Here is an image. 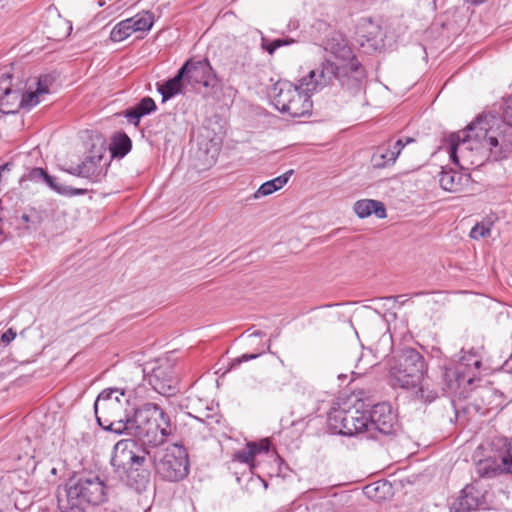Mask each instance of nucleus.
Listing matches in <instances>:
<instances>
[{
	"instance_id": "nucleus-22",
	"label": "nucleus",
	"mask_w": 512,
	"mask_h": 512,
	"mask_svg": "<svg viewBox=\"0 0 512 512\" xmlns=\"http://www.w3.org/2000/svg\"><path fill=\"white\" fill-rule=\"evenodd\" d=\"M157 109L155 101L151 97H144L139 103L125 112V117L135 126L139 125L140 119Z\"/></svg>"
},
{
	"instance_id": "nucleus-46",
	"label": "nucleus",
	"mask_w": 512,
	"mask_h": 512,
	"mask_svg": "<svg viewBox=\"0 0 512 512\" xmlns=\"http://www.w3.org/2000/svg\"><path fill=\"white\" fill-rule=\"evenodd\" d=\"M486 1L487 0H471V3L477 5V4H482V3L486 2Z\"/></svg>"
},
{
	"instance_id": "nucleus-49",
	"label": "nucleus",
	"mask_w": 512,
	"mask_h": 512,
	"mask_svg": "<svg viewBox=\"0 0 512 512\" xmlns=\"http://www.w3.org/2000/svg\"><path fill=\"white\" fill-rule=\"evenodd\" d=\"M452 386H453V385H452V383H451V382H449V383L447 384V387H448V388H452Z\"/></svg>"
},
{
	"instance_id": "nucleus-42",
	"label": "nucleus",
	"mask_w": 512,
	"mask_h": 512,
	"mask_svg": "<svg viewBox=\"0 0 512 512\" xmlns=\"http://www.w3.org/2000/svg\"><path fill=\"white\" fill-rule=\"evenodd\" d=\"M404 295H398V296H394L393 299L398 301L399 299H401V304H404ZM389 299H392V297H389Z\"/></svg>"
},
{
	"instance_id": "nucleus-1",
	"label": "nucleus",
	"mask_w": 512,
	"mask_h": 512,
	"mask_svg": "<svg viewBox=\"0 0 512 512\" xmlns=\"http://www.w3.org/2000/svg\"><path fill=\"white\" fill-rule=\"evenodd\" d=\"M331 57L311 70L299 80L298 85L288 81L276 82L270 92L277 110L292 117H301L312 109L311 93L318 91L337 80L342 87L357 91L365 78V69L354 55L345 40L331 41L326 48Z\"/></svg>"
},
{
	"instance_id": "nucleus-25",
	"label": "nucleus",
	"mask_w": 512,
	"mask_h": 512,
	"mask_svg": "<svg viewBox=\"0 0 512 512\" xmlns=\"http://www.w3.org/2000/svg\"><path fill=\"white\" fill-rule=\"evenodd\" d=\"M292 174L293 170H289L286 173L263 183L258 188V190L253 194V198L259 199L260 197L268 196L274 193L275 191L281 189L288 182Z\"/></svg>"
},
{
	"instance_id": "nucleus-39",
	"label": "nucleus",
	"mask_w": 512,
	"mask_h": 512,
	"mask_svg": "<svg viewBox=\"0 0 512 512\" xmlns=\"http://www.w3.org/2000/svg\"><path fill=\"white\" fill-rule=\"evenodd\" d=\"M263 48L269 53L273 54L275 52L274 44L271 42H263L262 44Z\"/></svg>"
},
{
	"instance_id": "nucleus-34",
	"label": "nucleus",
	"mask_w": 512,
	"mask_h": 512,
	"mask_svg": "<svg viewBox=\"0 0 512 512\" xmlns=\"http://www.w3.org/2000/svg\"><path fill=\"white\" fill-rule=\"evenodd\" d=\"M46 173L42 168H33L29 171L27 177L31 181L44 180Z\"/></svg>"
},
{
	"instance_id": "nucleus-23",
	"label": "nucleus",
	"mask_w": 512,
	"mask_h": 512,
	"mask_svg": "<svg viewBox=\"0 0 512 512\" xmlns=\"http://www.w3.org/2000/svg\"><path fill=\"white\" fill-rule=\"evenodd\" d=\"M187 67L188 66H182L173 78L167 80L164 84L158 87V91L162 95L163 102L179 93H182L183 85L185 83L184 72L186 71Z\"/></svg>"
},
{
	"instance_id": "nucleus-20",
	"label": "nucleus",
	"mask_w": 512,
	"mask_h": 512,
	"mask_svg": "<svg viewBox=\"0 0 512 512\" xmlns=\"http://www.w3.org/2000/svg\"><path fill=\"white\" fill-rule=\"evenodd\" d=\"M354 212L359 218H366L374 214L377 218L383 219L387 215L385 205L373 199L358 200L354 204Z\"/></svg>"
},
{
	"instance_id": "nucleus-33",
	"label": "nucleus",
	"mask_w": 512,
	"mask_h": 512,
	"mask_svg": "<svg viewBox=\"0 0 512 512\" xmlns=\"http://www.w3.org/2000/svg\"><path fill=\"white\" fill-rule=\"evenodd\" d=\"M265 352L264 349L256 352V353H251V354H243L242 356L240 357H237L235 359L232 360L231 362V368H236L238 367L241 363L243 362H246V361H249V360H253V359H256L258 358L259 356H261L263 353Z\"/></svg>"
},
{
	"instance_id": "nucleus-38",
	"label": "nucleus",
	"mask_w": 512,
	"mask_h": 512,
	"mask_svg": "<svg viewBox=\"0 0 512 512\" xmlns=\"http://www.w3.org/2000/svg\"><path fill=\"white\" fill-rule=\"evenodd\" d=\"M272 43L274 44V48L275 50L278 49L279 47H282L284 45H287L290 43V41L288 40H285V39H276V40H273Z\"/></svg>"
},
{
	"instance_id": "nucleus-47",
	"label": "nucleus",
	"mask_w": 512,
	"mask_h": 512,
	"mask_svg": "<svg viewBox=\"0 0 512 512\" xmlns=\"http://www.w3.org/2000/svg\"><path fill=\"white\" fill-rule=\"evenodd\" d=\"M414 141H415V139H414V138H412V137H407V138L405 139L404 143H406V145H407V144L412 143V142H414Z\"/></svg>"
},
{
	"instance_id": "nucleus-27",
	"label": "nucleus",
	"mask_w": 512,
	"mask_h": 512,
	"mask_svg": "<svg viewBox=\"0 0 512 512\" xmlns=\"http://www.w3.org/2000/svg\"><path fill=\"white\" fill-rule=\"evenodd\" d=\"M51 189L56 191L57 193L65 196H78V195H85L87 193V189H81V188H73L70 186L61 185L56 181V178L50 176L46 173L44 180H43Z\"/></svg>"
},
{
	"instance_id": "nucleus-53",
	"label": "nucleus",
	"mask_w": 512,
	"mask_h": 512,
	"mask_svg": "<svg viewBox=\"0 0 512 512\" xmlns=\"http://www.w3.org/2000/svg\"><path fill=\"white\" fill-rule=\"evenodd\" d=\"M0 512H2V511L0 510Z\"/></svg>"
},
{
	"instance_id": "nucleus-37",
	"label": "nucleus",
	"mask_w": 512,
	"mask_h": 512,
	"mask_svg": "<svg viewBox=\"0 0 512 512\" xmlns=\"http://www.w3.org/2000/svg\"><path fill=\"white\" fill-rule=\"evenodd\" d=\"M406 143H404V140L402 139H399L397 140L393 147H392V150H398L399 151V154L401 153L402 149L405 147Z\"/></svg>"
},
{
	"instance_id": "nucleus-28",
	"label": "nucleus",
	"mask_w": 512,
	"mask_h": 512,
	"mask_svg": "<svg viewBox=\"0 0 512 512\" xmlns=\"http://www.w3.org/2000/svg\"><path fill=\"white\" fill-rule=\"evenodd\" d=\"M363 28L365 29V34H362L361 36L366 39V42L370 47L374 49L378 48V46L383 42L381 27L369 20Z\"/></svg>"
},
{
	"instance_id": "nucleus-2",
	"label": "nucleus",
	"mask_w": 512,
	"mask_h": 512,
	"mask_svg": "<svg viewBox=\"0 0 512 512\" xmlns=\"http://www.w3.org/2000/svg\"><path fill=\"white\" fill-rule=\"evenodd\" d=\"M512 152V94L504 98L502 119L479 116L466 129L450 136L449 154L455 164L479 166L488 155L494 160L507 158Z\"/></svg>"
},
{
	"instance_id": "nucleus-4",
	"label": "nucleus",
	"mask_w": 512,
	"mask_h": 512,
	"mask_svg": "<svg viewBox=\"0 0 512 512\" xmlns=\"http://www.w3.org/2000/svg\"><path fill=\"white\" fill-rule=\"evenodd\" d=\"M108 491V486L98 475L72 477L63 487H58V506L62 512H85L84 504L98 506L106 502Z\"/></svg>"
},
{
	"instance_id": "nucleus-11",
	"label": "nucleus",
	"mask_w": 512,
	"mask_h": 512,
	"mask_svg": "<svg viewBox=\"0 0 512 512\" xmlns=\"http://www.w3.org/2000/svg\"><path fill=\"white\" fill-rule=\"evenodd\" d=\"M139 447L133 439H122L113 448L111 465L119 475L133 466L144 465L146 456L138 453Z\"/></svg>"
},
{
	"instance_id": "nucleus-6",
	"label": "nucleus",
	"mask_w": 512,
	"mask_h": 512,
	"mask_svg": "<svg viewBox=\"0 0 512 512\" xmlns=\"http://www.w3.org/2000/svg\"><path fill=\"white\" fill-rule=\"evenodd\" d=\"M145 454L152 461L156 473L166 481H181L189 473L188 454L182 445L171 444L165 448L159 446L147 449Z\"/></svg>"
},
{
	"instance_id": "nucleus-18",
	"label": "nucleus",
	"mask_w": 512,
	"mask_h": 512,
	"mask_svg": "<svg viewBox=\"0 0 512 512\" xmlns=\"http://www.w3.org/2000/svg\"><path fill=\"white\" fill-rule=\"evenodd\" d=\"M269 445L270 443L267 439H263L260 442H248L243 449L234 453L233 461L248 464L250 469H252L255 456L262 452H268Z\"/></svg>"
},
{
	"instance_id": "nucleus-52",
	"label": "nucleus",
	"mask_w": 512,
	"mask_h": 512,
	"mask_svg": "<svg viewBox=\"0 0 512 512\" xmlns=\"http://www.w3.org/2000/svg\"><path fill=\"white\" fill-rule=\"evenodd\" d=\"M2 380V375L0 374V381Z\"/></svg>"
},
{
	"instance_id": "nucleus-31",
	"label": "nucleus",
	"mask_w": 512,
	"mask_h": 512,
	"mask_svg": "<svg viewBox=\"0 0 512 512\" xmlns=\"http://www.w3.org/2000/svg\"><path fill=\"white\" fill-rule=\"evenodd\" d=\"M134 33L131 22L125 19L114 26L110 33V39L113 42H120Z\"/></svg>"
},
{
	"instance_id": "nucleus-40",
	"label": "nucleus",
	"mask_w": 512,
	"mask_h": 512,
	"mask_svg": "<svg viewBox=\"0 0 512 512\" xmlns=\"http://www.w3.org/2000/svg\"><path fill=\"white\" fill-rule=\"evenodd\" d=\"M264 335V333L260 330H257L255 332H253L252 334H250V336H255V337H262Z\"/></svg>"
},
{
	"instance_id": "nucleus-43",
	"label": "nucleus",
	"mask_w": 512,
	"mask_h": 512,
	"mask_svg": "<svg viewBox=\"0 0 512 512\" xmlns=\"http://www.w3.org/2000/svg\"><path fill=\"white\" fill-rule=\"evenodd\" d=\"M404 295H398V296H394L393 299L398 301L399 299H401V304H404ZM389 299H392V297H389Z\"/></svg>"
},
{
	"instance_id": "nucleus-50",
	"label": "nucleus",
	"mask_w": 512,
	"mask_h": 512,
	"mask_svg": "<svg viewBox=\"0 0 512 512\" xmlns=\"http://www.w3.org/2000/svg\"><path fill=\"white\" fill-rule=\"evenodd\" d=\"M345 377H346L345 375H342V374H341V375H339V378H340V379H341V378H345Z\"/></svg>"
},
{
	"instance_id": "nucleus-15",
	"label": "nucleus",
	"mask_w": 512,
	"mask_h": 512,
	"mask_svg": "<svg viewBox=\"0 0 512 512\" xmlns=\"http://www.w3.org/2000/svg\"><path fill=\"white\" fill-rule=\"evenodd\" d=\"M476 472L481 478H494L503 474L512 475V438L506 452L498 458H485L477 462Z\"/></svg>"
},
{
	"instance_id": "nucleus-21",
	"label": "nucleus",
	"mask_w": 512,
	"mask_h": 512,
	"mask_svg": "<svg viewBox=\"0 0 512 512\" xmlns=\"http://www.w3.org/2000/svg\"><path fill=\"white\" fill-rule=\"evenodd\" d=\"M415 389L414 399L424 404L434 402L439 397L441 390L439 385L433 383V381L428 376L425 377V375Z\"/></svg>"
},
{
	"instance_id": "nucleus-29",
	"label": "nucleus",
	"mask_w": 512,
	"mask_h": 512,
	"mask_svg": "<svg viewBox=\"0 0 512 512\" xmlns=\"http://www.w3.org/2000/svg\"><path fill=\"white\" fill-rule=\"evenodd\" d=\"M132 148L130 138L125 134H118L114 137L110 148L113 157H124Z\"/></svg>"
},
{
	"instance_id": "nucleus-48",
	"label": "nucleus",
	"mask_w": 512,
	"mask_h": 512,
	"mask_svg": "<svg viewBox=\"0 0 512 512\" xmlns=\"http://www.w3.org/2000/svg\"><path fill=\"white\" fill-rule=\"evenodd\" d=\"M4 170H9V165L8 164H5V165H2L0 166V173Z\"/></svg>"
},
{
	"instance_id": "nucleus-30",
	"label": "nucleus",
	"mask_w": 512,
	"mask_h": 512,
	"mask_svg": "<svg viewBox=\"0 0 512 512\" xmlns=\"http://www.w3.org/2000/svg\"><path fill=\"white\" fill-rule=\"evenodd\" d=\"M134 32L148 31L153 25V16L150 12L139 13L133 17L128 18Z\"/></svg>"
},
{
	"instance_id": "nucleus-8",
	"label": "nucleus",
	"mask_w": 512,
	"mask_h": 512,
	"mask_svg": "<svg viewBox=\"0 0 512 512\" xmlns=\"http://www.w3.org/2000/svg\"><path fill=\"white\" fill-rule=\"evenodd\" d=\"M367 423L366 412L358 409L333 407L328 414L330 429L342 435H363L366 438Z\"/></svg>"
},
{
	"instance_id": "nucleus-51",
	"label": "nucleus",
	"mask_w": 512,
	"mask_h": 512,
	"mask_svg": "<svg viewBox=\"0 0 512 512\" xmlns=\"http://www.w3.org/2000/svg\"><path fill=\"white\" fill-rule=\"evenodd\" d=\"M52 473L56 474V469L55 468L52 469Z\"/></svg>"
},
{
	"instance_id": "nucleus-32",
	"label": "nucleus",
	"mask_w": 512,
	"mask_h": 512,
	"mask_svg": "<svg viewBox=\"0 0 512 512\" xmlns=\"http://www.w3.org/2000/svg\"><path fill=\"white\" fill-rule=\"evenodd\" d=\"M490 235V227L484 223L476 224L470 231V237L480 239Z\"/></svg>"
},
{
	"instance_id": "nucleus-12",
	"label": "nucleus",
	"mask_w": 512,
	"mask_h": 512,
	"mask_svg": "<svg viewBox=\"0 0 512 512\" xmlns=\"http://www.w3.org/2000/svg\"><path fill=\"white\" fill-rule=\"evenodd\" d=\"M104 149L100 148L87 156L81 164L71 168L68 173L86 178L91 183L101 182L107 173L108 162L104 158Z\"/></svg>"
},
{
	"instance_id": "nucleus-44",
	"label": "nucleus",
	"mask_w": 512,
	"mask_h": 512,
	"mask_svg": "<svg viewBox=\"0 0 512 512\" xmlns=\"http://www.w3.org/2000/svg\"><path fill=\"white\" fill-rule=\"evenodd\" d=\"M404 295H398V296H394L393 299L398 301L399 299H401V304H404ZM389 299H392V297H389Z\"/></svg>"
},
{
	"instance_id": "nucleus-9",
	"label": "nucleus",
	"mask_w": 512,
	"mask_h": 512,
	"mask_svg": "<svg viewBox=\"0 0 512 512\" xmlns=\"http://www.w3.org/2000/svg\"><path fill=\"white\" fill-rule=\"evenodd\" d=\"M366 419V439L381 440L384 436L394 435L399 428L396 415L387 403L374 405L369 413L366 412Z\"/></svg>"
},
{
	"instance_id": "nucleus-3",
	"label": "nucleus",
	"mask_w": 512,
	"mask_h": 512,
	"mask_svg": "<svg viewBox=\"0 0 512 512\" xmlns=\"http://www.w3.org/2000/svg\"><path fill=\"white\" fill-rule=\"evenodd\" d=\"M168 414L155 403H144L135 408L128 420L126 435L137 438L147 449L163 445L171 434Z\"/></svg>"
},
{
	"instance_id": "nucleus-16",
	"label": "nucleus",
	"mask_w": 512,
	"mask_h": 512,
	"mask_svg": "<svg viewBox=\"0 0 512 512\" xmlns=\"http://www.w3.org/2000/svg\"><path fill=\"white\" fill-rule=\"evenodd\" d=\"M183 66H188L184 72L185 83L196 87L197 85H203L204 87L210 86L211 77L213 75V69L207 60L203 61H192L188 60Z\"/></svg>"
},
{
	"instance_id": "nucleus-5",
	"label": "nucleus",
	"mask_w": 512,
	"mask_h": 512,
	"mask_svg": "<svg viewBox=\"0 0 512 512\" xmlns=\"http://www.w3.org/2000/svg\"><path fill=\"white\" fill-rule=\"evenodd\" d=\"M129 399L125 391L118 388L103 390L94 403V413L98 425L105 431L122 435L127 432L128 420L131 416L126 414Z\"/></svg>"
},
{
	"instance_id": "nucleus-13",
	"label": "nucleus",
	"mask_w": 512,
	"mask_h": 512,
	"mask_svg": "<svg viewBox=\"0 0 512 512\" xmlns=\"http://www.w3.org/2000/svg\"><path fill=\"white\" fill-rule=\"evenodd\" d=\"M487 507L486 491L478 481H474L462 489L460 496L450 507V512H471Z\"/></svg>"
},
{
	"instance_id": "nucleus-19",
	"label": "nucleus",
	"mask_w": 512,
	"mask_h": 512,
	"mask_svg": "<svg viewBox=\"0 0 512 512\" xmlns=\"http://www.w3.org/2000/svg\"><path fill=\"white\" fill-rule=\"evenodd\" d=\"M119 476L121 478L125 476L127 485L138 492L144 491L150 483V472L144 468V465L133 466Z\"/></svg>"
},
{
	"instance_id": "nucleus-14",
	"label": "nucleus",
	"mask_w": 512,
	"mask_h": 512,
	"mask_svg": "<svg viewBox=\"0 0 512 512\" xmlns=\"http://www.w3.org/2000/svg\"><path fill=\"white\" fill-rule=\"evenodd\" d=\"M12 74L9 71L0 73V105L1 110L6 113H14L19 108H23V85L12 83Z\"/></svg>"
},
{
	"instance_id": "nucleus-26",
	"label": "nucleus",
	"mask_w": 512,
	"mask_h": 512,
	"mask_svg": "<svg viewBox=\"0 0 512 512\" xmlns=\"http://www.w3.org/2000/svg\"><path fill=\"white\" fill-rule=\"evenodd\" d=\"M399 156L398 150H392L390 147H379L372 156V163L377 168H383L395 163Z\"/></svg>"
},
{
	"instance_id": "nucleus-17",
	"label": "nucleus",
	"mask_w": 512,
	"mask_h": 512,
	"mask_svg": "<svg viewBox=\"0 0 512 512\" xmlns=\"http://www.w3.org/2000/svg\"><path fill=\"white\" fill-rule=\"evenodd\" d=\"M470 183V176L453 169H443L439 174V184L448 192H462Z\"/></svg>"
},
{
	"instance_id": "nucleus-36",
	"label": "nucleus",
	"mask_w": 512,
	"mask_h": 512,
	"mask_svg": "<svg viewBox=\"0 0 512 512\" xmlns=\"http://www.w3.org/2000/svg\"><path fill=\"white\" fill-rule=\"evenodd\" d=\"M15 337L16 332L12 328H9L1 335V342L5 345H8L15 339Z\"/></svg>"
},
{
	"instance_id": "nucleus-35",
	"label": "nucleus",
	"mask_w": 512,
	"mask_h": 512,
	"mask_svg": "<svg viewBox=\"0 0 512 512\" xmlns=\"http://www.w3.org/2000/svg\"><path fill=\"white\" fill-rule=\"evenodd\" d=\"M386 483H380V482H376V483H373L371 485H368L365 487V494L372 498V497H376V493L378 492V490L380 489V487H386Z\"/></svg>"
},
{
	"instance_id": "nucleus-24",
	"label": "nucleus",
	"mask_w": 512,
	"mask_h": 512,
	"mask_svg": "<svg viewBox=\"0 0 512 512\" xmlns=\"http://www.w3.org/2000/svg\"><path fill=\"white\" fill-rule=\"evenodd\" d=\"M51 83V79L48 75H44L39 77L37 81V88L35 91L23 93L22 105L23 108L31 109L37 104H39L40 95L49 93V85Z\"/></svg>"
},
{
	"instance_id": "nucleus-41",
	"label": "nucleus",
	"mask_w": 512,
	"mask_h": 512,
	"mask_svg": "<svg viewBox=\"0 0 512 512\" xmlns=\"http://www.w3.org/2000/svg\"><path fill=\"white\" fill-rule=\"evenodd\" d=\"M454 372L452 370H448L446 369L445 372L443 373V376L444 377H449V376H454Z\"/></svg>"
},
{
	"instance_id": "nucleus-10",
	"label": "nucleus",
	"mask_w": 512,
	"mask_h": 512,
	"mask_svg": "<svg viewBox=\"0 0 512 512\" xmlns=\"http://www.w3.org/2000/svg\"><path fill=\"white\" fill-rule=\"evenodd\" d=\"M143 373L157 393L169 397L178 391L174 369L168 361H163L151 368L147 365Z\"/></svg>"
},
{
	"instance_id": "nucleus-45",
	"label": "nucleus",
	"mask_w": 512,
	"mask_h": 512,
	"mask_svg": "<svg viewBox=\"0 0 512 512\" xmlns=\"http://www.w3.org/2000/svg\"><path fill=\"white\" fill-rule=\"evenodd\" d=\"M473 365L475 366V368H479L480 365H481L480 359H474L473 360Z\"/></svg>"
},
{
	"instance_id": "nucleus-7",
	"label": "nucleus",
	"mask_w": 512,
	"mask_h": 512,
	"mask_svg": "<svg viewBox=\"0 0 512 512\" xmlns=\"http://www.w3.org/2000/svg\"><path fill=\"white\" fill-rule=\"evenodd\" d=\"M426 372L427 365L424 357L414 348H405L390 368V383L393 387L415 389Z\"/></svg>"
}]
</instances>
